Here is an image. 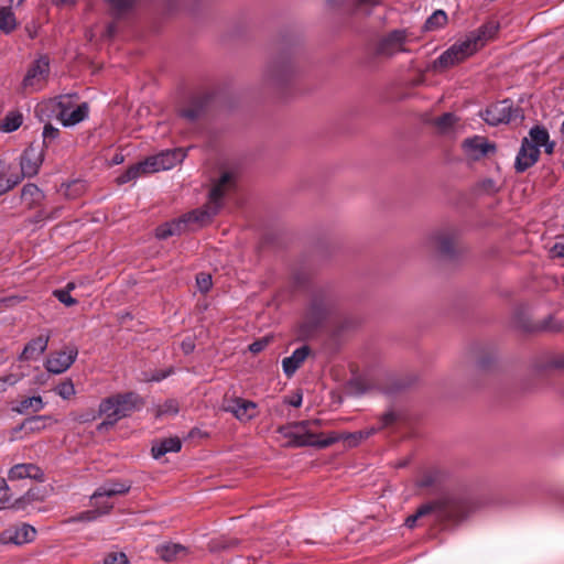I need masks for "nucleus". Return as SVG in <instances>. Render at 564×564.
<instances>
[{"instance_id":"obj_1","label":"nucleus","mask_w":564,"mask_h":564,"mask_svg":"<svg viewBox=\"0 0 564 564\" xmlns=\"http://www.w3.org/2000/svg\"><path fill=\"white\" fill-rule=\"evenodd\" d=\"M471 511L468 498L463 495L447 494L417 508L415 513L405 519L404 524L413 529L416 521L425 516H433L440 523H459Z\"/></svg>"},{"instance_id":"obj_2","label":"nucleus","mask_w":564,"mask_h":564,"mask_svg":"<svg viewBox=\"0 0 564 564\" xmlns=\"http://www.w3.org/2000/svg\"><path fill=\"white\" fill-rule=\"evenodd\" d=\"M318 421H301L278 427V433L288 440L286 445L292 447L314 446L326 448L339 440V436L332 434L321 438L319 434L314 432Z\"/></svg>"},{"instance_id":"obj_3","label":"nucleus","mask_w":564,"mask_h":564,"mask_svg":"<svg viewBox=\"0 0 564 564\" xmlns=\"http://www.w3.org/2000/svg\"><path fill=\"white\" fill-rule=\"evenodd\" d=\"M297 73L299 66L291 52L281 51L269 58L262 77L268 86L282 89L295 79Z\"/></svg>"},{"instance_id":"obj_4","label":"nucleus","mask_w":564,"mask_h":564,"mask_svg":"<svg viewBox=\"0 0 564 564\" xmlns=\"http://www.w3.org/2000/svg\"><path fill=\"white\" fill-rule=\"evenodd\" d=\"M336 306L337 299L330 291H316L312 295L304 322L301 325L302 334L308 336L315 333L335 312Z\"/></svg>"},{"instance_id":"obj_5","label":"nucleus","mask_w":564,"mask_h":564,"mask_svg":"<svg viewBox=\"0 0 564 564\" xmlns=\"http://www.w3.org/2000/svg\"><path fill=\"white\" fill-rule=\"evenodd\" d=\"M231 180L232 175L228 172H225L209 191L208 206L203 209H195L182 216V220H184L186 229L188 226H203L212 220V218L221 207V199L224 198L225 193L231 183Z\"/></svg>"},{"instance_id":"obj_6","label":"nucleus","mask_w":564,"mask_h":564,"mask_svg":"<svg viewBox=\"0 0 564 564\" xmlns=\"http://www.w3.org/2000/svg\"><path fill=\"white\" fill-rule=\"evenodd\" d=\"M480 117L490 126H498L500 123H521L524 119L523 110L520 107H514L512 101L503 99L487 107L480 112Z\"/></svg>"},{"instance_id":"obj_7","label":"nucleus","mask_w":564,"mask_h":564,"mask_svg":"<svg viewBox=\"0 0 564 564\" xmlns=\"http://www.w3.org/2000/svg\"><path fill=\"white\" fill-rule=\"evenodd\" d=\"M137 0H105L106 13L112 19L106 26L105 35L113 37L118 32L117 22L128 19L135 7Z\"/></svg>"},{"instance_id":"obj_8","label":"nucleus","mask_w":564,"mask_h":564,"mask_svg":"<svg viewBox=\"0 0 564 564\" xmlns=\"http://www.w3.org/2000/svg\"><path fill=\"white\" fill-rule=\"evenodd\" d=\"M458 230L455 228H444L433 232L429 239L432 249L446 259H454L457 254L456 243Z\"/></svg>"},{"instance_id":"obj_9","label":"nucleus","mask_w":564,"mask_h":564,"mask_svg":"<svg viewBox=\"0 0 564 564\" xmlns=\"http://www.w3.org/2000/svg\"><path fill=\"white\" fill-rule=\"evenodd\" d=\"M142 404V400L135 392L118 393L101 401V412H106L110 406H117L121 419L130 416Z\"/></svg>"},{"instance_id":"obj_10","label":"nucleus","mask_w":564,"mask_h":564,"mask_svg":"<svg viewBox=\"0 0 564 564\" xmlns=\"http://www.w3.org/2000/svg\"><path fill=\"white\" fill-rule=\"evenodd\" d=\"M475 51V46L471 44V40L468 39L462 43L452 45L448 50L442 53L433 63L434 68H447L453 66L467 56L471 55Z\"/></svg>"},{"instance_id":"obj_11","label":"nucleus","mask_w":564,"mask_h":564,"mask_svg":"<svg viewBox=\"0 0 564 564\" xmlns=\"http://www.w3.org/2000/svg\"><path fill=\"white\" fill-rule=\"evenodd\" d=\"M78 356V348L75 345H67L64 349L51 354L45 361V369L54 375L65 372L75 362Z\"/></svg>"},{"instance_id":"obj_12","label":"nucleus","mask_w":564,"mask_h":564,"mask_svg":"<svg viewBox=\"0 0 564 564\" xmlns=\"http://www.w3.org/2000/svg\"><path fill=\"white\" fill-rule=\"evenodd\" d=\"M185 156L186 152L183 149L166 150L156 155L147 158L144 165L148 167L149 173H154L172 169L174 165L182 162Z\"/></svg>"},{"instance_id":"obj_13","label":"nucleus","mask_w":564,"mask_h":564,"mask_svg":"<svg viewBox=\"0 0 564 564\" xmlns=\"http://www.w3.org/2000/svg\"><path fill=\"white\" fill-rule=\"evenodd\" d=\"M540 158V149L525 137L516 158L514 169L517 173H523L533 166Z\"/></svg>"},{"instance_id":"obj_14","label":"nucleus","mask_w":564,"mask_h":564,"mask_svg":"<svg viewBox=\"0 0 564 564\" xmlns=\"http://www.w3.org/2000/svg\"><path fill=\"white\" fill-rule=\"evenodd\" d=\"M43 149L40 145L31 143L23 152L20 159V167L23 175L32 177L37 174L43 162Z\"/></svg>"},{"instance_id":"obj_15","label":"nucleus","mask_w":564,"mask_h":564,"mask_svg":"<svg viewBox=\"0 0 564 564\" xmlns=\"http://www.w3.org/2000/svg\"><path fill=\"white\" fill-rule=\"evenodd\" d=\"M462 147L466 155L474 161L482 159L488 153L496 152V144L480 135L465 139Z\"/></svg>"},{"instance_id":"obj_16","label":"nucleus","mask_w":564,"mask_h":564,"mask_svg":"<svg viewBox=\"0 0 564 564\" xmlns=\"http://www.w3.org/2000/svg\"><path fill=\"white\" fill-rule=\"evenodd\" d=\"M257 403L242 398H234L224 405L226 412H230L237 420L247 422L256 417Z\"/></svg>"},{"instance_id":"obj_17","label":"nucleus","mask_w":564,"mask_h":564,"mask_svg":"<svg viewBox=\"0 0 564 564\" xmlns=\"http://www.w3.org/2000/svg\"><path fill=\"white\" fill-rule=\"evenodd\" d=\"M404 41L405 32L394 30L379 41L376 53L381 56H392L395 52L404 51L402 47Z\"/></svg>"},{"instance_id":"obj_18","label":"nucleus","mask_w":564,"mask_h":564,"mask_svg":"<svg viewBox=\"0 0 564 564\" xmlns=\"http://www.w3.org/2000/svg\"><path fill=\"white\" fill-rule=\"evenodd\" d=\"M35 534L36 531L32 525L23 523L15 529H8L3 531L0 535V541L4 544L12 543L21 545L33 541Z\"/></svg>"},{"instance_id":"obj_19","label":"nucleus","mask_w":564,"mask_h":564,"mask_svg":"<svg viewBox=\"0 0 564 564\" xmlns=\"http://www.w3.org/2000/svg\"><path fill=\"white\" fill-rule=\"evenodd\" d=\"M50 72V64L46 57H41L29 67L22 85L24 88H34Z\"/></svg>"},{"instance_id":"obj_20","label":"nucleus","mask_w":564,"mask_h":564,"mask_svg":"<svg viewBox=\"0 0 564 564\" xmlns=\"http://www.w3.org/2000/svg\"><path fill=\"white\" fill-rule=\"evenodd\" d=\"M8 478L9 480L31 478L42 482L44 481V473L34 464H17L10 468Z\"/></svg>"},{"instance_id":"obj_21","label":"nucleus","mask_w":564,"mask_h":564,"mask_svg":"<svg viewBox=\"0 0 564 564\" xmlns=\"http://www.w3.org/2000/svg\"><path fill=\"white\" fill-rule=\"evenodd\" d=\"M50 334L40 335L36 338L31 339L19 356L20 361H28L36 359L42 355L48 345Z\"/></svg>"},{"instance_id":"obj_22","label":"nucleus","mask_w":564,"mask_h":564,"mask_svg":"<svg viewBox=\"0 0 564 564\" xmlns=\"http://www.w3.org/2000/svg\"><path fill=\"white\" fill-rule=\"evenodd\" d=\"M311 349L304 345L295 349L290 357L282 360V368L288 378H291L310 355Z\"/></svg>"},{"instance_id":"obj_23","label":"nucleus","mask_w":564,"mask_h":564,"mask_svg":"<svg viewBox=\"0 0 564 564\" xmlns=\"http://www.w3.org/2000/svg\"><path fill=\"white\" fill-rule=\"evenodd\" d=\"M131 482L129 481H106L91 496V500H97L102 497H113L117 495H124L129 492Z\"/></svg>"},{"instance_id":"obj_24","label":"nucleus","mask_w":564,"mask_h":564,"mask_svg":"<svg viewBox=\"0 0 564 564\" xmlns=\"http://www.w3.org/2000/svg\"><path fill=\"white\" fill-rule=\"evenodd\" d=\"M187 553V547L178 543H167L156 547V554L165 562L178 561Z\"/></svg>"},{"instance_id":"obj_25","label":"nucleus","mask_w":564,"mask_h":564,"mask_svg":"<svg viewBox=\"0 0 564 564\" xmlns=\"http://www.w3.org/2000/svg\"><path fill=\"white\" fill-rule=\"evenodd\" d=\"M181 448H182L181 438L177 436H174V437H169V438H164L159 442H155L152 445L151 453L155 459H159L167 453H177L181 451Z\"/></svg>"},{"instance_id":"obj_26","label":"nucleus","mask_w":564,"mask_h":564,"mask_svg":"<svg viewBox=\"0 0 564 564\" xmlns=\"http://www.w3.org/2000/svg\"><path fill=\"white\" fill-rule=\"evenodd\" d=\"M208 101V96L194 98L187 108L181 110V116L187 119L189 122H194L203 116Z\"/></svg>"},{"instance_id":"obj_27","label":"nucleus","mask_w":564,"mask_h":564,"mask_svg":"<svg viewBox=\"0 0 564 564\" xmlns=\"http://www.w3.org/2000/svg\"><path fill=\"white\" fill-rule=\"evenodd\" d=\"M21 198L28 204L29 208H34L42 203L45 198V194L37 187V185L28 183L22 187Z\"/></svg>"},{"instance_id":"obj_28","label":"nucleus","mask_w":564,"mask_h":564,"mask_svg":"<svg viewBox=\"0 0 564 564\" xmlns=\"http://www.w3.org/2000/svg\"><path fill=\"white\" fill-rule=\"evenodd\" d=\"M111 509H112V505L106 503V502L100 503V502H98V499H97V500H95V509L80 512L78 516L68 519L67 522L94 521L99 516L109 513Z\"/></svg>"},{"instance_id":"obj_29","label":"nucleus","mask_w":564,"mask_h":564,"mask_svg":"<svg viewBox=\"0 0 564 564\" xmlns=\"http://www.w3.org/2000/svg\"><path fill=\"white\" fill-rule=\"evenodd\" d=\"M499 30V23L496 21H489L481 25L478 29V33L471 40V44L477 50L478 46L484 45V43L490 39H492Z\"/></svg>"},{"instance_id":"obj_30","label":"nucleus","mask_w":564,"mask_h":564,"mask_svg":"<svg viewBox=\"0 0 564 564\" xmlns=\"http://www.w3.org/2000/svg\"><path fill=\"white\" fill-rule=\"evenodd\" d=\"M89 108L86 102H83L77 106L76 109H74L72 112L66 115L65 111L61 112V120L63 122V126L65 127H72L80 121L85 120L88 117Z\"/></svg>"},{"instance_id":"obj_31","label":"nucleus","mask_w":564,"mask_h":564,"mask_svg":"<svg viewBox=\"0 0 564 564\" xmlns=\"http://www.w3.org/2000/svg\"><path fill=\"white\" fill-rule=\"evenodd\" d=\"M150 174L148 167L144 165V160L129 166L122 174L117 177L119 185L126 184L130 181L138 178L141 175Z\"/></svg>"},{"instance_id":"obj_32","label":"nucleus","mask_w":564,"mask_h":564,"mask_svg":"<svg viewBox=\"0 0 564 564\" xmlns=\"http://www.w3.org/2000/svg\"><path fill=\"white\" fill-rule=\"evenodd\" d=\"M186 230V227L184 225V220H182V217L177 220H173L171 223H166L160 227L156 228V237L159 239H166L174 235H181L183 231Z\"/></svg>"},{"instance_id":"obj_33","label":"nucleus","mask_w":564,"mask_h":564,"mask_svg":"<svg viewBox=\"0 0 564 564\" xmlns=\"http://www.w3.org/2000/svg\"><path fill=\"white\" fill-rule=\"evenodd\" d=\"M45 498V491L39 487L30 488L22 497L18 498L13 507L15 509H24L29 503L34 501H43Z\"/></svg>"},{"instance_id":"obj_34","label":"nucleus","mask_w":564,"mask_h":564,"mask_svg":"<svg viewBox=\"0 0 564 564\" xmlns=\"http://www.w3.org/2000/svg\"><path fill=\"white\" fill-rule=\"evenodd\" d=\"M44 405L43 399L40 395H34L20 401L13 410L20 414H26L29 411L39 412Z\"/></svg>"},{"instance_id":"obj_35","label":"nucleus","mask_w":564,"mask_h":564,"mask_svg":"<svg viewBox=\"0 0 564 564\" xmlns=\"http://www.w3.org/2000/svg\"><path fill=\"white\" fill-rule=\"evenodd\" d=\"M496 360V350L491 347H487L479 350L476 365L480 370H489L495 365Z\"/></svg>"},{"instance_id":"obj_36","label":"nucleus","mask_w":564,"mask_h":564,"mask_svg":"<svg viewBox=\"0 0 564 564\" xmlns=\"http://www.w3.org/2000/svg\"><path fill=\"white\" fill-rule=\"evenodd\" d=\"M456 122L457 117L452 112H445L432 120V124L437 129L440 133L449 132Z\"/></svg>"},{"instance_id":"obj_37","label":"nucleus","mask_w":564,"mask_h":564,"mask_svg":"<svg viewBox=\"0 0 564 564\" xmlns=\"http://www.w3.org/2000/svg\"><path fill=\"white\" fill-rule=\"evenodd\" d=\"M17 26V21L10 8H0V30L4 33L12 32Z\"/></svg>"},{"instance_id":"obj_38","label":"nucleus","mask_w":564,"mask_h":564,"mask_svg":"<svg viewBox=\"0 0 564 564\" xmlns=\"http://www.w3.org/2000/svg\"><path fill=\"white\" fill-rule=\"evenodd\" d=\"M23 122V117L20 112H9L2 120L0 129L4 132H13L18 130Z\"/></svg>"},{"instance_id":"obj_39","label":"nucleus","mask_w":564,"mask_h":564,"mask_svg":"<svg viewBox=\"0 0 564 564\" xmlns=\"http://www.w3.org/2000/svg\"><path fill=\"white\" fill-rule=\"evenodd\" d=\"M550 139L547 130L542 126H534L529 131V141L534 143L538 149L545 144Z\"/></svg>"},{"instance_id":"obj_40","label":"nucleus","mask_w":564,"mask_h":564,"mask_svg":"<svg viewBox=\"0 0 564 564\" xmlns=\"http://www.w3.org/2000/svg\"><path fill=\"white\" fill-rule=\"evenodd\" d=\"M447 22V14L443 10H436L433 12L424 24V30L432 31L436 30L443 25H445Z\"/></svg>"},{"instance_id":"obj_41","label":"nucleus","mask_w":564,"mask_h":564,"mask_svg":"<svg viewBox=\"0 0 564 564\" xmlns=\"http://www.w3.org/2000/svg\"><path fill=\"white\" fill-rule=\"evenodd\" d=\"M50 420L51 417L48 415L31 416L23 421L21 429L28 430L30 432L41 431L45 427V422Z\"/></svg>"},{"instance_id":"obj_42","label":"nucleus","mask_w":564,"mask_h":564,"mask_svg":"<svg viewBox=\"0 0 564 564\" xmlns=\"http://www.w3.org/2000/svg\"><path fill=\"white\" fill-rule=\"evenodd\" d=\"M59 135V130L53 127L51 123H46L43 128V148H48L50 144L55 141Z\"/></svg>"},{"instance_id":"obj_43","label":"nucleus","mask_w":564,"mask_h":564,"mask_svg":"<svg viewBox=\"0 0 564 564\" xmlns=\"http://www.w3.org/2000/svg\"><path fill=\"white\" fill-rule=\"evenodd\" d=\"M55 390L56 393L64 400H68L75 394V387L72 380L61 382Z\"/></svg>"},{"instance_id":"obj_44","label":"nucleus","mask_w":564,"mask_h":564,"mask_svg":"<svg viewBox=\"0 0 564 564\" xmlns=\"http://www.w3.org/2000/svg\"><path fill=\"white\" fill-rule=\"evenodd\" d=\"M54 297H56L61 303H63L66 306H74L77 304V300L74 299L70 293H68V290H54L53 291Z\"/></svg>"},{"instance_id":"obj_45","label":"nucleus","mask_w":564,"mask_h":564,"mask_svg":"<svg viewBox=\"0 0 564 564\" xmlns=\"http://www.w3.org/2000/svg\"><path fill=\"white\" fill-rule=\"evenodd\" d=\"M196 283H197L198 290L202 293L208 292L210 290L212 285H213L210 274L203 273V272L197 274Z\"/></svg>"},{"instance_id":"obj_46","label":"nucleus","mask_w":564,"mask_h":564,"mask_svg":"<svg viewBox=\"0 0 564 564\" xmlns=\"http://www.w3.org/2000/svg\"><path fill=\"white\" fill-rule=\"evenodd\" d=\"M59 210H61L59 207L53 209L52 212H46L44 208H42L34 215L33 223H40V221H44L47 219H54L57 217Z\"/></svg>"},{"instance_id":"obj_47","label":"nucleus","mask_w":564,"mask_h":564,"mask_svg":"<svg viewBox=\"0 0 564 564\" xmlns=\"http://www.w3.org/2000/svg\"><path fill=\"white\" fill-rule=\"evenodd\" d=\"M104 564H128V557L123 552H113L105 557Z\"/></svg>"},{"instance_id":"obj_48","label":"nucleus","mask_w":564,"mask_h":564,"mask_svg":"<svg viewBox=\"0 0 564 564\" xmlns=\"http://www.w3.org/2000/svg\"><path fill=\"white\" fill-rule=\"evenodd\" d=\"M178 412L177 402L174 400L166 401L158 411V416L164 414H173L175 415Z\"/></svg>"},{"instance_id":"obj_49","label":"nucleus","mask_w":564,"mask_h":564,"mask_svg":"<svg viewBox=\"0 0 564 564\" xmlns=\"http://www.w3.org/2000/svg\"><path fill=\"white\" fill-rule=\"evenodd\" d=\"M379 3V0H354V6H351L348 10L349 13H356L361 7H373Z\"/></svg>"},{"instance_id":"obj_50","label":"nucleus","mask_w":564,"mask_h":564,"mask_svg":"<svg viewBox=\"0 0 564 564\" xmlns=\"http://www.w3.org/2000/svg\"><path fill=\"white\" fill-rule=\"evenodd\" d=\"M119 409L117 406H110V409H107L106 412H101V403L99 404V411L98 415H105V417H109L110 420H113L116 423L121 420V415L117 412Z\"/></svg>"},{"instance_id":"obj_51","label":"nucleus","mask_w":564,"mask_h":564,"mask_svg":"<svg viewBox=\"0 0 564 564\" xmlns=\"http://www.w3.org/2000/svg\"><path fill=\"white\" fill-rule=\"evenodd\" d=\"M269 344V338L263 337L249 345V350L253 354L261 352Z\"/></svg>"},{"instance_id":"obj_52","label":"nucleus","mask_w":564,"mask_h":564,"mask_svg":"<svg viewBox=\"0 0 564 564\" xmlns=\"http://www.w3.org/2000/svg\"><path fill=\"white\" fill-rule=\"evenodd\" d=\"M10 489L4 478H0V503H7L10 501Z\"/></svg>"},{"instance_id":"obj_53","label":"nucleus","mask_w":564,"mask_h":564,"mask_svg":"<svg viewBox=\"0 0 564 564\" xmlns=\"http://www.w3.org/2000/svg\"><path fill=\"white\" fill-rule=\"evenodd\" d=\"M181 348L185 355H189L195 349V340L192 336L185 337L181 343Z\"/></svg>"},{"instance_id":"obj_54","label":"nucleus","mask_w":564,"mask_h":564,"mask_svg":"<svg viewBox=\"0 0 564 564\" xmlns=\"http://www.w3.org/2000/svg\"><path fill=\"white\" fill-rule=\"evenodd\" d=\"M349 389L351 392L356 394H364L367 391V388L365 387L362 380L355 379L349 382Z\"/></svg>"},{"instance_id":"obj_55","label":"nucleus","mask_w":564,"mask_h":564,"mask_svg":"<svg viewBox=\"0 0 564 564\" xmlns=\"http://www.w3.org/2000/svg\"><path fill=\"white\" fill-rule=\"evenodd\" d=\"M398 416L393 411H388L381 416V425L379 429L387 427L397 421Z\"/></svg>"},{"instance_id":"obj_56","label":"nucleus","mask_w":564,"mask_h":564,"mask_svg":"<svg viewBox=\"0 0 564 564\" xmlns=\"http://www.w3.org/2000/svg\"><path fill=\"white\" fill-rule=\"evenodd\" d=\"M26 175H23V172L20 173H10L8 176L6 175V181H8L10 185V189L17 186Z\"/></svg>"},{"instance_id":"obj_57","label":"nucleus","mask_w":564,"mask_h":564,"mask_svg":"<svg viewBox=\"0 0 564 564\" xmlns=\"http://www.w3.org/2000/svg\"><path fill=\"white\" fill-rule=\"evenodd\" d=\"M20 380L18 375L10 373L8 376L0 377V388L4 389L6 384L14 386Z\"/></svg>"},{"instance_id":"obj_58","label":"nucleus","mask_w":564,"mask_h":564,"mask_svg":"<svg viewBox=\"0 0 564 564\" xmlns=\"http://www.w3.org/2000/svg\"><path fill=\"white\" fill-rule=\"evenodd\" d=\"M116 425V422L113 420H110L109 417H105L102 422H100L96 430L99 433L108 432L110 429H112Z\"/></svg>"},{"instance_id":"obj_59","label":"nucleus","mask_w":564,"mask_h":564,"mask_svg":"<svg viewBox=\"0 0 564 564\" xmlns=\"http://www.w3.org/2000/svg\"><path fill=\"white\" fill-rule=\"evenodd\" d=\"M98 413H95L93 410L91 411H87L85 413H82L78 415L77 420L79 423H88V422H93L97 419Z\"/></svg>"},{"instance_id":"obj_60","label":"nucleus","mask_w":564,"mask_h":564,"mask_svg":"<svg viewBox=\"0 0 564 564\" xmlns=\"http://www.w3.org/2000/svg\"><path fill=\"white\" fill-rule=\"evenodd\" d=\"M551 253L554 258H564V241L555 242L551 248Z\"/></svg>"},{"instance_id":"obj_61","label":"nucleus","mask_w":564,"mask_h":564,"mask_svg":"<svg viewBox=\"0 0 564 564\" xmlns=\"http://www.w3.org/2000/svg\"><path fill=\"white\" fill-rule=\"evenodd\" d=\"M549 367L564 370V355L553 357L549 364Z\"/></svg>"},{"instance_id":"obj_62","label":"nucleus","mask_w":564,"mask_h":564,"mask_svg":"<svg viewBox=\"0 0 564 564\" xmlns=\"http://www.w3.org/2000/svg\"><path fill=\"white\" fill-rule=\"evenodd\" d=\"M344 441L346 442V444L348 446H357L358 443L361 441V438H359L358 432H356V433L346 434L344 436Z\"/></svg>"},{"instance_id":"obj_63","label":"nucleus","mask_w":564,"mask_h":564,"mask_svg":"<svg viewBox=\"0 0 564 564\" xmlns=\"http://www.w3.org/2000/svg\"><path fill=\"white\" fill-rule=\"evenodd\" d=\"M10 191V185L8 181H6V174L0 172V196Z\"/></svg>"},{"instance_id":"obj_64","label":"nucleus","mask_w":564,"mask_h":564,"mask_svg":"<svg viewBox=\"0 0 564 564\" xmlns=\"http://www.w3.org/2000/svg\"><path fill=\"white\" fill-rule=\"evenodd\" d=\"M551 323H553V318L552 317H550L549 319H545L543 322L542 328L546 329V330H557V329H560V327L557 325H551Z\"/></svg>"}]
</instances>
